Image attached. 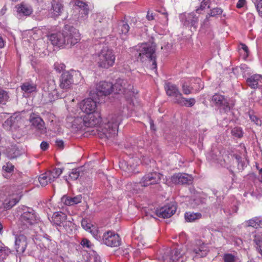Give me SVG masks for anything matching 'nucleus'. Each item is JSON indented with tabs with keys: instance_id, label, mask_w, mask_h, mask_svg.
I'll use <instances>...</instances> for the list:
<instances>
[{
	"instance_id": "f257e3e1",
	"label": "nucleus",
	"mask_w": 262,
	"mask_h": 262,
	"mask_svg": "<svg viewBox=\"0 0 262 262\" xmlns=\"http://www.w3.org/2000/svg\"><path fill=\"white\" fill-rule=\"evenodd\" d=\"M122 120L120 115H112L109 116L107 123L101 128L98 134L99 137L103 139L107 143L113 142L117 135L118 125Z\"/></svg>"
},
{
	"instance_id": "f03ea898",
	"label": "nucleus",
	"mask_w": 262,
	"mask_h": 262,
	"mask_svg": "<svg viewBox=\"0 0 262 262\" xmlns=\"http://www.w3.org/2000/svg\"><path fill=\"white\" fill-rule=\"evenodd\" d=\"M17 212L20 214L18 225L22 230L29 228L38 221L35 211L31 208L21 205L17 208Z\"/></svg>"
},
{
	"instance_id": "7ed1b4c3",
	"label": "nucleus",
	"mask_w": 262,
	"mask_h": 262,
	"mask_svg": "<svg viewBox=\"0 0 262 262\" xmlns=\"http://www.w3.org/2000/svg\"><path fill=\"white\" fill-rule=\"evenodd\" d=\"M156 45L154 43L146 42L136 47L138 53V58L145 63L157 66L155 60Z\"/></svg>"
},
{
	"instance_id": "20e7f679",
	"label": "nucleus",
	"mask_w": 262,
	"mask_h": 262,
	"mask_svg": "<svg viewBox=\"0 0 262 262\" xmlns=\"http://www.w3.org/2000/svg\"><path fill=\"white\" fill-rule=\"evenodd\" d=\"M180 248H176L169 252L165 253L162 256L160 262H184L186 260L185 250Z\"/></svg>"
},
{
	"instance_id": "39448f33",
	"label": "nucleus",
	"mask_w": 262,
	"mask_h": 262,
	"mask_svg": "<svg viewBox=\"0 0 262 262\" xmlns=\"http://www.w3.org/2000/svg\"><path fill=\"white\" fill-rule=\"evenodd\" d=\"M67 124L68 127H71L74 131L82 129L84 127L83 114L80 112H72L67 118Z\"/></svg>"
},
{
	"instance_id": "423d86ee",
	"label": "nucleus",
	"mask_w": 262,
	"mask_h": 262,
	"mask_svg": "<svg viewBox=\"0 0 262 262\" xmlns=\"http://www.w3.org/2000/svg\"><path fill=\"white\" fill-rule=\"evenodd\" d=\"M113 88L116 93H122L126 95V97L127 99L134 96L135 92L133 90V86L125 79H117L115 84H113Z\"/></svg>"
},
{
	"instance_id": "0eeeda50",
	"label": "nucleus",
	"mask_w": 262,
	"mask_h": 262,
	"mask_svg": "<svg viewBox=\"0 0 262 262\" xmlns=\"http://www.w3.org/2000/svg\"><path fill=\"white\" fill-rule=\"evenodd\" d=\"M96 57L99 66H113L115 63V55L107 47H103Z\"/></svg>"
},
{
	"instance_id": "6e6552de",
	"label": "nucleus",
	"mask_w": 262,
	"mask_h": 262,
	"mask_svg": "<svg viewBox=\"0 0 262 262\" xmlns=\"http://www.w3.org/2000/svg\"><path fill=\"white\" fill-rule=\"evenodd\" d=\"M66 45L73 46L80 39L78 31L72 26H66L63 28Z\"/></svg>"
},
{
	"instance_id": "1a4fd4ad",
	"label": "nucleus",
	"mask_w": 262,
	"mask_h": 262,
	"mask_svg": "<svg viewBox=\"0 0 262 262\" xmlns=\"http://www.w3.org/2000/svg\"><path fill=\"white\" fill-rule=\"evenodd\" d=\"M228 98L220 94H215L211 98V103L219 107L221 113H227L230 111L231 106Z\"/></svg>"
},
{
	"instance_id": "9d476101",
	"label": "nucleus",
	"mask_w": 262,
	"mask_h": 262,
	"mask_svg": "<svg viewBox=\"0 0 262 262\" xmlns=\"http://www.w3.org/2000/svg\"><path fill=\"white\" fill-rule=\"evenodd\" d=\"M67 216L62 212H56L54 213L52 220L53 222L58 226L63 225L68 233H70L75 228V224L70 221H66Z\"/></svg>"
},
{
	"instance_id": "9b49d317",
	"label": "nucleus",
	"mask_w": 262,
	"mask_h": 262,
	"mask_svg": "<svg viewBox=\"0 0 262 262\" xmlns=\"http://www.w3.org/2000/svg\"><path fill=\"white\" fill-rule=\"evenodd\" d=\"M23 193L20 190L9 195L2 204L3 207H0V213L3 212L5 209H10L13 207L19 201Z\"/></svg>"
},
{
	"instance_id": "f8f14e48",
	"label": "nucleus",
	"mask_w": 262,
	"mask_h": 262,
	"mask_svg": "<svg viewBox=\"0 0 262 262\" xmlns=\"http://www.w3.org/2000/svg\"><path fill=\"white\" fill-rule=\"evenodd\" d=\"M162 176L161 173L155 171L148 172L137 184V186L140 185L142 187H147L150 185L158 184L160 182Z\"/></svg>"
},
{
	"instance_id": "ddd939ff",
	"label": "nucleus",
	"mask_w": 262,
	"mask_h": 262,
	"mask_svg": "<svg viewBox=\"0 0 262 262\" xmlns=\"http://www.w3.org/2000/svg\"><path fill=\"white\" fill-rule=\"evenodd\" d=\"M94 100L91 98H88L83 100L80 103V113L82 114H87L90 113H98L97 112V100ZM98 101H100V99H98Z\"/></svg>"
},
{
	"instance_id": "4468645a",
	"label": "nucleus",
	"mask_w": 262,
	"mask_h": 262,
	"mask_svg": "<svg viewBox=\"0 0 262 262\" xmlns=\"http://www.w3.org/2000/svg\"><path fill=\"white\" fill-rule=\"evenodd\" d=\"M208 247L205 245L202 242L199 241L196 245L189 248L187 252L189 253L193 258L196 257H203L205 256L208 253Z\"/></svg>"
},
{
	"instance_id": "2eb2a0df",
	"label": "nucleus",
	"mask_w": 262,
	"mask_h": 262,
	"mask_svg": "<svg viewBox=\"0 0 262 262\" xmlns=\"http://www.w3.org/2000/svg\"><path fill=\"white\" fill-rule=\"evenodd\" d=\"M102 240L104 244L110 247L119 246L121 242L118 234L112 231H108L104 233L103 235Z\"/></svg>"
},
{
	"instance_id": "dca6fc26",
	"label": "nucleus",
	"mask_w": 262,
	"mask_h": 262,
	"mask_svg": "<svg viewBox=\"0 0 262 262\" xmlns=\"http://www.w3.org/2000/svg\"><path fill=\"white\" fill-rule=\"evenodd\" d=\"M139 161L138 159H130L128 161L123 160L120 162L119 166L127 176L136 172V169L138 165Z\"/></svg>"
},
{
	"instance_id": "f3484780",
	"label": "nucleus",
	"mask_w": 262,
	"mask_h": 262,
	"mask_svg": "<svg viewBox=\"0 0 262 262\" xmlns=\"http://www.w3.org/2000/svg\"><path fill=\"white\" fill-rule=\"evenodd\" d=\"M177 210V207L174 203H170L156 210L157 216L162 218H168L171 216Z\"/></svg>"
},
{
	"instance_id": "a211bd4d",
	"label": "nucleus",
	"mask_w": 262,
	"mask_h": 262,
	"mask_svg": "<svg viewBox=\"0 0 262 262\" xmlns=\"http://www.w3.org/2000/svg\"><path fill=\"white\" fill-rule=\"evenodd\" d=\"M28 245L27 238L23 234L15 236L14 248L19 255H21L25 251Z\"/></svg>"
},
{
	"instance_id": "6ab92c4d",
	"label": "nucleus",
	"mask_w": 262,
	"mask_h": 262,
	"mask_svg": "<svg viewBox=\"0 0 262 262\" xmlns=\"http://www.w3.org/2000/svg\"><path fill=\"white\" fill-rule=\"evenodd\" d=\"M114 90L113 84L106 81L100 82L96 86V95L102 97L110 95Z\"/></svg>"
},
{
	"instance_id": "aec40b11",
	"label": "nucleus",
	"mask_w": 262,
	"mask_h": 262,
	"mask_svg": "<svg viewBox=\"0 0 262 262\" xmlns=\"http://www.w3.org/2000/svg\"><path fill=\"white\" fill-rule=\"evenodd\" d=\"M84 126L93 127L101 122V117L99 113L83 114Z\"/></svg>"
},
{
	"instance_id": "412c9836",
	"label": "nucleus",
	"mask_w": 262,
	"mask_h": 262,
	"mask_svg": "<svg viewBox=\"0 0 262 262\" xmlns=\"http://www.w3.org/2000/svg\"><path fill=\"white\" fill-rule=\"evenodd\" d=\"M30 122L32 129L37 132L38 134H44L46 133L45 122L40 117L31 118Z\"/></svg>"
},
{
	"instance_id": "4be33fe9",
	"label": "nucleus",
	"mask_w": 262,
	"mask_h": 262,
	"mask_svg": "<svg viewBox=\"0 0 262 262\" xmlns=\"http://www.w3.org/2000/svg\"><path fill=\"white\" fill-rule=\"evenodd\" d=\"M48 38L54 46L59 47H63L66 46L63 29L61 32L51 34L48 36Z\"/></svg>"
},
{
	"instance_id": "5701e85b",
	"label": "nucleus",
	"mask_w": 262,
	"mask_h": 262,
	"mask_svg": "<svg viewBox=\"0 0 262 262\" xmlns=\"http://www.w3.org/2000/svg\"><path fill=\"white\" fill-rule=\"evenodd\" d=\"M193 178L187 173H179L171 177V182L176 184H189L192 182Z\"/></svg>"
},
{
	"instance_id": "b1692460",
	"label": "nucleus",
	"mask_w": 262,
	"mask_h": 262,
	"mask_svg": "<svg viewBox=\"0 0 262 262\" xmlns=\"http://www.w3.org/2000/svg\"><path fill=\"white\" fill-rule=\"evenodd\" d=\"M81 226L84 230L90 232L95 239L98 241L101 240V236L97 227L92 225L86 219L82 220Z\"/></svg>"
},
{
	"instance_id": "393cba45",
	"label": "nucleus",
	"mask_w": 262,
	"mask_h": 262,
	"mask_svg": "<svg viewBox=\"0 0 262 262\" xmlns=\"http://www.w3.org/2000/svg\"><path fill=\"white\" fill-rule=\"evenodd\" d=\"M165 90L168 96L173 97V101L175 103L177 102L182 95L177 86L170 83L165 84Z\"/></svg>"
},
{
	"instance_id": "a878e982",
	"label": "nucleus",
	"mask_w": 262,
	"mask_h": 262,
	"mask_svg": "<svg viewBox=\"0 0 262 262\" xmlns=\"http://www.w3.org/2000/svg\"><path fill=\"white\" fill-rule=\"evenodd\" d=\"M246 82L251 89H255L262 87V75L259 74L252 75L247 78Z\"/></svg>"
},
{
	"instance_id": "bb28decb",
	"label": "nucleus",
	"mask_w": 262,
	"mask_h": 262,
	"mask_svg": "<svg viewBox=\"0 0 262 262\" xmlns=\"http://www.w3.org/2000/svg\"><path fill=\"white\" fill-rule=\"evenodd\" d=\"M73 83L72 76L70 72L66 71L61 75L60 87L62 89H69Z\"/></svg>"
},
{
	"instance_id": "cd10ccee",
	"label": "nucleus",
	"mask_w": 262,
	"mask_h": 262,
	"mask_svg": "<svg viewBox=\"0 0 262 262\" xmlns=\"http://www.w3.org/2000/svg\"><path fill=\"white\" fill-rule=\"evenodd\" d=\"M63 10V6L59 0H54L52 2L50 10L52 17L56 18L61 15Z\"/></svg>"
},
{
	"instance_id": "c85d7f7f",
	"label": "nucleus",
	"mask_w": 262,
	"mask_h": 262,
	"mask_svg": "<svg viewBox=\"0 0 262 262\" xmlns=\"http://www.w3.org/2000/svg\"><path fill=\"white\" fill-rule=\"evenodd\" d=\"M82 198V195L80 194L73 198L64 195L61 198V201L66 205L72 206L81 202Z\"/></svg>"
},
{
	"instance_id": "c756f323",
	"label": "nucleus",
	"mask_w": 262,
	"mask_h": 262,
	"mask_svg": "<svg viewBox=\"0 0 262 262\" xmlns=\"http://www.w3.org/2000/svg\"><path fill=\"white\" fill-rule=\"evenodd\" d=\"M48 95L49 98L48 100L51 102L58 98H62L64 97V95L62 94H59L58 93L57 90L55 89L54 84L48 90Z\"/></svg>"
},
{
	"instance_id": "7c9ffc66",
	"label": "nucleus",
	"mask_w": 262,
	"mask_h": 262,
	"mask_svg": "<svg viewBox=\"0 0 262 262\" xmlns=\"http://www.w3.org/2000/svg\"><path fill=\"white\" fill-rule=\"evenodd\" d=\"M129 26L125 20L119 21L117 26V32L121 35H126L129 30Z\"/></svg>"
},
{
	"instance_id": "2f4dec72",
	"label": "nucleus",
	"mask_w": 262,
	"mask_h": 262,
	"mask_svg": "<svg viewBox=\"0 0 262 262\" xmlns=\"http://www.w3.org/2000/svg\"><path fill=\"white\" fill-rule=\"evenodd\" d=\"M198 19L194 12L188 14L184 21V25L195 27L198 23Z\"/></svg>"
},
{
	"instance_id": "473e14b6",
	"label": "nucleus",
	"mask_w": 262,
	"mask_h": 262,
	"mask_svg": "<svg viewBox=\"0 0 262 262\" xmlns=\"http://www.w3.org/2000/svg\"><path fill=\"white\" fill-rule=\"evenodd\" d=\"M176 103L182 106L191 107L195 104V100L194 98H185L182 96V94Z\"/></svg>"
},
{
	"instance_id": "72a5a7b5",
	"label": "nucleus",
	"mask_w": 262,
	"mask_h": 262,
	"mask_svg": "<svg viewBox=\"0 0 262 262\" xmlns=\"http://www.w3.org/2000/svg\"><path fill=\"white\" fill-rule=\"evenodd\" d=\"M201 213L199 212H187L185 213V219L188 222H194L195 220L201 219Z\"/></svg>"
},
{
	"instance_id": "f704fd0d",
	"label": "nucleus",
	"mask_w": 262,
	"mask_h": 262,
	"mask_svg": "<svg viewBox=\"0 0 262 262\" xmlns=\"http://www.w3.org/2000/svg\"><path fill=\"white\" fill-rule=\"evenodd\" d=\"M21 89L25 93H31L36 91V86L32 82H25L21 85Z\"/></svg>"
},
{
	"instance_id": "c9c22d12",
	"label": "nucleus",
	"mask_w": 262,
	"mask_h": 262,
	"mask_svg": "<svg viewBox=\"0 0 262 262\" xmlns=\"http://www.w3.org/2000/svg\"><path fill=\"white\" fill-rule=\"evenodd\" d=\"M248 226L254 228H262V220L259 217H254L246 222Z\"/></svg>"
},
{
	"instance_id": "e433bc0d",
	"label": "nucleus",
	"mask_w": 262,
	"mask_h": 262,
	"mask_svg": "<svg viewBox=\"0 0 262 262\" xmlns=\"http://www.w3.org/2000/svg\"><path fill=\"white\" fill-rule=\"evenodd\" d=\"M17 12L25 16H29L32 13V9L30 6L21 4L17 8Z\"/></svg>"
},
{
	"instance_id": "4c0bfd02",
	"label": "nucleus",
	"mask_w": 262,
	"mask_h": 262,
	"mask_svg": "<svg viewBox=\"0 0 262 262\" xmlns=\"http://www.w3.org/2000/svg\"><path fill=\"white\" fill-rule=\"evenodd\" d=\"M76 6L80 9L79 12L83 17H86L89 14V8L88 5L81 1H78L76 3Z\"/></svg>"
},
{
	"instance_id": "58836bf2",
	"label": "nucleus",
	"mask_w": 262,
	"mask_h": 262,
	"mask_svg": "<svg viewBox=\"0 0 262 262\" xmlns=\"http://www.w3.org/2000/svg\"><path fill=\"white\" fill-rule=\"evenodd\" d=\"M231 157L233 159V161H235V162L237 164L238 169L243 170L246 166L245 160H243L241 157L237 155H231Z\"/></svg>"
},
{
	"instance_id": "ea45409f",
	"label": "nucleus",
	"mask_w": 262,
	"mask_h": 262,
	"mask_svg": "<svg viewBox=\"0 0 262 262\" xmlns=\"http://www.w3.org/2000/svg\"><path fill=\"white\" fill-rule=\"evenodd\" d=\"M223 13V10L221 8L216 7L210 9L209 12L206 16V21L208 20V17H215L221 15Z\"/></svg>"
},
{
	"instance_id": "a19ab883",
	"label": "nucleus",
	"mask_w": 262,
	"mask_h": 262,
	"mask_svg": "<svg viewBox=\"0 0 262 262\" xmlns=\"http://www.w3.org/2000/svg\"><path fill=\"white\" fill-rule=\"evenodd\" d=\"M224 262H241L240 258L232 254H225L224 255Z\"/></svg>"
},
{
	"instance_id": "79ce46f5",
	"label": "nucleus",
	"mask_w": 262,
	"mask_h": 262,
	"mask_svg": "<svg viewBox=\"0 0 262 262\" xmlns=\"http://www.w3.org/2000/svg\"><path fill=\"white\" fill-rule=\"evenodd\" d=\"M241 57L244 60H246L249 55V50L248 47L243 43L241 44V48L239 49Z\"/></svg>"
},
{
	"instance_id": "37998d69",
	"label": "nucleus",
	"mask_w": 262,
	"mask_h": 262,
	"mask_svg": "<svg viewBox=\"0 0 262 262\" xmlns=\"http://www.w3.org/2000/svg\"><path fill=\"white\" fill-rule=\"evenodd\" d=\"M63 169L60 168H55L52 170L48 171L46 172V174L52 175V177L54 180L59 177V176L62 173Z\"/></svg>"
},
{
	"instance_id": "c03bdc74",
	"label": "nucleus",
	"mask_w": 262,
	"mask_h": 262,
	"mask_svg": "<svg viewBox=\"0 0 262 262\" xmlns=\"http://www.w3.org/2000/svg\"><path fill=\"white\" fill-rule=\"evenodd\" d=\"M254 241L255 243L259 253L262 255V236L260 234H257L254 236Z\"/></svg>"
},
{
	"instance_id": "a18cd8bd",
	"label": "nucleus",
	"mask_w": 262,
	"mask_h": 262,
	"mask_svg": "<svg viewBox=\"0 0 262 262\" xmlns=\"http://www.w3.org/2000/svg\"><path fill=\"white\" fill-rule=\"evenodd\" d=\"M194 84H191V89L195 91H199L204 87V84L200 78L193 79Z\"/></svg>"
},
{
	"instance_id": "49530a36",
	"label": "nucleus",
	"mask_w": 262,
	"mask_h": 262,
	"mask_svg": "<svg viewBox=\"0 0 262 262\" xmlns=\"http://www.w3.org/2000/svg\"><path fill=\"white\" fill-rule=\"evenodd\" d=\"M15 117L11 116L3 123V127L6 130H10L14 123Z\"/></svg>"
},
{
	"instance_id": "de8ad7c7",
	"label": "nucleus",
	"mask_w": 262,
	"mask_h": 262,
	"mask_svg": "<svg viewBox=\"0 0 262 262\" xmlns=\"http://www.w3.org/2000/svg\"><path fill=\"white\" fill-rule=\"evenodd\" d=\"M9 99L8 93L6 91L0 90V104H5Z\"/></svg>"
},
{
	"instance_id": "09e8293b",
	"label": "nucleus",
	"mask_w": 262,
	"mask_h": 262,
	"mask_svg": "<svg viewBox=\"0 0 262 262\" xmlns=\"http://www.w3.org/2000/svg\"><path fill=\"white\" fill-rule=\"evenodd\" d=\"M210 0H203L201 3L200 7L196 9V12L200 13L201 10H203L206 8H210Z\"/></svg>"
},
{
	"instance_id": "8fccbe9b",
	"label": "nucleus",
	"mask_w": 262,
	"mask_h": 262,
	"mask_svg": "<svg viewBox=\"0 0 262 262\" xmlns=\"http://www.w3.org/2000/svg\"><path fill=\"white\" fill-rule=\"evenodd\" d=\"M217 155H214V153L211 152L209 153L207 156V158L210 159V160H213L216 161L217 163H219L221 165H224V163L226 162L225 160L224 159L223 161L220 159V157H217Z\"/></svg>"
},
{
	"instance_id": "3c124183",
	"label": "nucleus",
	"mask_w": 262,
	"mask_h": 262,
	"mask_svg": "<svg viewBox=\"0 0 262 262\" xmlns=\"http://www.w3.org/2000/svg\"><path fill=\"white\" fill-rule=\"evenodd\" d=\"M38 181L42 186H46L49 181L47 179V175L46 173L41 174L38 178Z\"/></svg>"
},
{
	"instance_id": "603ef678",
	"label": "nucleus",
	"mask_w": 262,
	"mask_h": 262,
	"mask_svg": "<svg viewBox=\"0 0 262 262\" xmlns=\"http://www.w3.org/2000/svg\"><path fill=\"white\" fill-rule=\"evenodd\" d=\"M80 168L75 169L70 173L69 177L72 180H75L80 176Z\"/></svg>"
},
{
	"instance_id": "864d4df0",
	"label": "nucleus",
	"mask_w": 262,
	"mask_h": 262,
	"mask_svg": "<svg viewBox=\"0 0 262 262\" xmlns=\"http://www.w3.org/2000/svg\"><path fill=\"white\" fill-rule=\"evenodd\" d=\"M8 252V250L5 247L0 246V261L6 258Z\"/></svg>"
},
{
	"instance_id": "5fc2aeb1",
	"label": "nucleus",
	"mask_w": 262,
	"mask_h": 262,
	"mask_svg": "<svg viewBox=\"0 0 262 262\" xmlns=\"http://www.w3.org/2000/svg\"><path fill=\"white\" fill-rule=\"evenodd\" d=\"M232 134L236 137L240 138L243 136V132L240 128H234L231 131Z\"/></svg>"
},
{
	"instance_id": "6e6d98bb",
	"label": "nucleus",
	"mask_w": 262,
	"mask_h": 262,
	"mask_svg": "<svg viewBox=\"0 0 262 262\" xmlns=\"http://www.w3.org/2000/svg\"><path fill=\"white\" fill-rule=\"evenodd\" d=\"M255 6L258 14L262 16V0H257Z\"/></svg>"
},
{
	"instance_id": "4d7b16f0",
	"label": "nucleus",
	"mask_w": 262,
	"mask_h": 262,
	"mask_svg": "<svg viewBox=\"0 0 262 262\" xmlns=\"http://www.w3.org/2000/svg\"><path fill=\"white\" fill-rule=\"evenodd\" d=\"M80 244L83 247H86L88 248H91L92 246L90 241L86 238L82 239Z\"/></svg>"
},
{
	"instance_id": "13d9d810",
	"label": "nucleus",
	"mask_w": 262,
	"mask_h": 262,
	"mask_svg": "<svg viewBox=\"0 0 262 262\" xmlns=\"http://www.w3.org/2000/svg\"><path fill=\"white\" fill-rule=\"evenodd\" d=\"M183 93L186 95L190 94L192 92V89L191 86H189L187 84H184L182 86Z\"/></svg>"
},
{
	"instance_id": "bf43d9fd",
	"label": "nucleus",
	"mask_w": 262,
	"mask_h": 262,
	"mask_svg": "<svg viewBox=\"0 0 262 262\" xmlns=\"http://www.w3.org/2000/svg\"><path fill=\"white\" fill-rule=\"evenodd\" d=\"M3 169L6 171L10 172L13 170L14 166L11 163H7L3 166Z\"/></svg>"
},
{
	"instance_id": "052dcab7",
	"label": "nucleus",
	"mask_w": 262,
	"mask_h": 262,
	"mask_svg": "<svg viewBox=\"0 0 262 262\" xmlns=\"http://www.w3.org/2000/svg\"><path fill=\"white\" fill-rule=\"evenodd\" d=\"M200 202V201L199 199H193V200L190 202L189 205L190 207L194 208L197 206Z\"/></svg>"
},
{
	"instance_id": "680f3d73",
	"label": "nucleus",
	"mask_w": 262,
	"mask_h": 262,
	"mask_svg": "<svg viewBox=\"0 0 262 262\" xmlns=\"http://www.w3.org/2000/svg\"><path fill=\"white\" fill-rule=\"evenodd\" d=\"M49 146L48 143L45 141H43L40 144V148L42 150H46Z\"/></svg>"
},
{
	"instance_id": "e2e57ef3",
	"label": "nucleus",
	"mask_w": 262,
	"mask_h": 262,
	"mask_svg": "<svg viewBox=\"0 0 262 262\" xmlns=\"http://www.w3.org/2000/svg\"><path fill=\"white\" fill-rule=\"evenodd\" d=\"M245 0H238V2L236 4V7L238 8H241L245 5Z\"/></svg>"
},
{
	"instance_id": "0e129e2a",
	"label": "nucleus",
	"mask_w": 262,
	"mask_h": 262,
	"mask_svg": "<svg viewBox=\"0 0 262 262\" xmlns=\"http://www.w3.org/2000/svg\"><path fill=\"white\" fill-rule=\"evenodd\" d=\"M146 18L148 20H151L154 19V15L152 12H150L149 11H148Z\"/></svg>"
},
{
	"instance_id": "69168bd1",
	"label": "nucleus",
	"mask_w": 262,
	"mask_h": 262,
	"mask_svg": "<svg viewBox=\"0 0 262 262\" xmlns=\"http://www.w3.org/2000/svg\"><path fill=\"white\" fill-rule=\"evenodd\" d=\"M56 145L60 149L63 148V142L62 140H56Z\"/></svg>"
},
{
	"instance_id": "338daca9",
	"label": "nucleus",
	"mask_w": 262,
	"mask_h": 262,
	"mask_svg": "<svg viewBox=\"0 0 262 262\" xmlns=\"http://www.w3.org/2000/svg\"><path fill=\"white\" fill-rule=\"evenodd\" d=\"M158 12L165 16L166 21L168 20V14L165 10L161 9V10H159Z\"/></svg>"
},
{
	"instance_id": "774afa93",
	"label": "nucleus",
	"mask_w": 262,
	"mask_h": 262,
	"mask_svg": "<svg viewBox=\"0 0 262 262\" xmlns=\"http://www.w3.org/2000/svg\"><path fill=\"white\" fill-rule=\"evenodd\" d=\"M250 118L251 121L253 122L254 123H255L257 120L259 119L255 115H250Z\"/></svg>"
}]
</instances>
